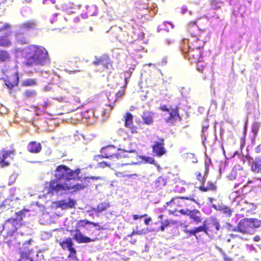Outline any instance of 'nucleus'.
<instances>
[{
    "label": "nucleus",
    "instance_id": "1",
    "mask_svg": "<svg viewBox=\"0 0 261 261\" xmlns=\"http://www.w3.org/2000/svg\"><path fill=\"white\" fill-rule=\"evenodd\" d=\"M81 170L76 168L71 169L64 165L57 167L55 170V179L49 181L48 192L52 194H63L66 191L71 193H76L87 188L89 179H98L99 177H80Z\"/></svg>",
    "mask_w": 261,
    "mask_h": 261
},
{
    "label": "nucleus",
    "instance_id": "2",
    "mask_svg": "<svg viewBox=\"0 0 261 261\" xmlns=\"http://www.w3.org/2000/svg\"><path fill=\"white\" fill-rule=\"evenodd\" d=\"M24 64L28 66H45L50 62L47 50L43 46L30 44L22 51Z\"/></svg>",
    "mask_w": 261,
    "mask_h": 261
},
{
    "label": "nucleus",
    "instance_id": "3",
    "mask_svg": "<svg viewBox=\"0 0 261 261\" xmlns=\"http://www.w3.org/2000/svg\"><path fill=\"white\" fill-rule=\"evenodd\" d=\"M207 23L206 19H199L188 23V30L191 35L190 48L203 49L206 42L204 36Z\"/></svg>",
    "mask_w": 261,
    "mask_h": 261
},
{
    "label": "nucleus",
    "instance_id": "4",
    "mask_svg": "<svg viewBox=\"0 0 261 261\" xmlns=\"http://www.w3.org/2000/svg\"><path fill=\"white\" fill-rule=\"evenodd\" d=\"M36 22L34 20H27L21 23L15 34L16 42L21 44L29 43L30 38L36 31Z\"/></svg>",
    "mask_w": 261,
    "mask_h": 261
},
{
    "label": "nucleus",
    "instance_id": "5",
    "mask_svg": "<svg viewBox=\"0 0 261 261\" xmlns=\"http://www.w3.org/2000/svg\"><path fill=\"white\" fill-rule=\"evenodd\" d=\"M261 226V220L257 218H244L241 219L232 230L243 234H252L256 229Z\"/></svg>",
    "mask_w": 261,
    "mask_h": 261
},
{
    "label": "nucleus",
    "instance_id": "6",
    "mask_svg": "<svg viewBox=\"0 0 261 261\" xmlns=\"http://www.w3.org/2000/svg\"><path fill=\"white\" fill-rule=\"evenodd\" d=\"M90 221L87 219L79 220L75 225V229H71L69 232L72 233L73 232L75 233L73 236V239L78 243H87L91 242H94L97 240L96 238L91 239L89 237L84 236L80 231L81 228H85L86 231L89 230Z\"/></svg>",
    "mask_w": 261,
    "mask_h": 261
},
{
    "label": "nucleus",
    "instance_id": "7",
    "mask_svg": "<svg viewBox=\"0 0 261 261\" xmlns=\"http://www.w3.org/2000/svg\"><path fill=\"white\" fill-rule=\"evenodd\" d=\"M185 200H188L197 203V201L191 197H174L166 203L167 207L169 208V214L174 215V213L177 212L179 208L184 206H189V204L185 202Z\"/></svg>",
    "mask_w": 261,
    "mask_h": 261
},
{
    "label": "nucleus",
    "instance_id": "8",
    "mask_svg": "<svg viewBox=\"0 0 261 261\" xmlns=\"http://www.w3.org/2000/svg\"><path fill=\"white\" fill-rule=\"evenodd\" d=\"M119 148H117L114 145H108L102 147L100 150L101 156L103 158L110 159L112 161V164H116L117 162L121 160L120 156H122L120 152Z\"/></svg>",
    "mask_w": 261,
    "mask_h": 261
},
{
    "label": "nucleus",
    "instance_id": "9",
    "mask_svg": "<svg viewBox=\"0 0 261 261\" xmlns=\"http://www.w3.org/2000/svg\"><path fill=\"white\" fill-rule=\"evenodd\" d=\"M18 224L16 219H8L3 225V229L7 231V234L4 236V243H6L9 247L12 245L11 238L13 237L14 233L17 230V227L16 225Z\"/></svg>",
    "mask_w": 261,
    "mask_h": 261
},
{
    "label": "nucleus",
    "instance_id": "10",
    "mask_svg": "<svg viewBox=\"0 0 261 261\" xmlns=\"http://www.w3.org/2000/svg\"><path fill=\"white\" fill-rule=\"evenodd\" d=\"M159 109L163 112H169V116L165 118V121L167 123L174 125L177 121H180L182 119L179 114V108L177 107L172 108L171 107L168 108L166 105H163L160 106Z\"/></svg>",
    "mask_w": 261,
    "mask_h": 261
},
{
    "label": "nucleus",
    "instance_id": "11",
    "mask_svg": "<svg viewBox=\"0 0 261 261\" xmlns=\"http://www.w3.org/2000/svg\"><path fill=\"white\" fill-rule=\"evenodd\" d=\"M205 226V234L210 237H214L218 234V232L221 229L219 220L215 218L211 217L207 221L203 222Z\"/></svg>",
    "mask_w": 261,
    "mask_h": 261
},
{
    "label": "nucleus",
    "instance_id": "12",
    "mask_svg": "<svg viewBox=\"0 0 261 261\" xmlns=\"http://www.w3.org/2000/svg\"><path fill=\"white\" fill-rule=\"evenodd\" d=\"M57 241L63 250L69 251L68 257L73 258L76 257V250L73 247L74 242L72 238L68 237L64 239H60Z\"/></svg>",
    "mask_w": 261,
    "mask_h": 261
},
{
    "label": "nucleus",
    "instance_id": "13",
    "mask_svg": "<svg viewBox=\"0 0 261 261\" xmlns=\"http://www.w3.org/2000/svg\"><path fill=\"white\" fill-rule=\"evenodd\" d=\"M92 64L96 66L102 65L105 69H111L112 68V61L107 54L95 56Z\"/></svg>",
    "mask_w": 261,
    "mask_h": 261
},
{
    "label": "nucleus",
    "instance_id": "14",
    "mask_svg": "<svg viewBox=\"0 0 261 261\" xmlns=\"http://www.w3.org/2000/svg\"><path fill=\"white\" fill-rule=\"evenodd\" d=\"M153 154L158 157H161L167 153L165 147V139L164 138H159L158 141H154L151 146Z\"/></svg>",
    "mask_w": 261,
    "mask_h": 261
},
{
    "label": "nucleus",
    "instance_id": "15",
    "mask_svg": "<svg viewBox=\"0 0 261 261\" xmlns=\"http://www.w3.org/2000/svg\"><path fill=\"white\" fill-rule=\"evenodd\" d=\"M124 92V88L122 87L118 91L113 89L108 93L107 96L110 102L108 106L111 107V109L113 108L114 105L118 100L119 98L123 95Z\"/></svg>",
    "mask_w": 261,
    "mask_h": 261
},
{
    "label": "nucleus",
    "instance_id": "16",
    "mask_svg": "<svg viewBox=\"0 0 261 261\" xmlns=\"http://www.w3.org/2000/svg\"><path fill=\"white\" fill-rule=\"evenodd\" d=\"M185 56L191 62H201L202 59V50L189 47Z\"/></svg>",
    "mask_w": 261,
    "mask_h": 261
},
{
    "label": "nucleus",
    "instance_id": "17",
    "mask_svg": "<svg viewBox=\"0 0 261 261\" xmlns=\"http://www.w3.org/2000/svg\"><path fill=\"white\" fill-rule=\"evenodd\" d=\"M134 117L130 112H126L123 116V120L124 126L129 128L132 134H137L138 133V128L137 126L134 125Z\"/></svg>",
    "mask_w": 261,
    "mask_h": 261
},
{
    "label": "nucleus",
    "instance_id": "18",
    "mask_svg": "<svg viewBox=\"0 0 261 261\" xmlns=\"http://www.w3.org/2000/svg\"><path fill=\"white\" fill-rule=\"evenodd\" d=\"M15 152L14 150H0V165L1 167H6L10 164V162L7 160L11 155H14Z\"/></svg>",
    "mask_w": 261,
    "mask_h": 261
},
{
    "label": "nucleus",
    "instance_id": "19",
    "mask_svg": "<svg viewBox=\"0 0 261 261\" xmlns=\"http://www.w3.org/2000/svg\"><path fill=\"white\" fill-rule=\"evenodd\" d=\"M5 85L10 89L17 86L19 83V74L14 72L8 76L6 79H3Z\"/></svg>",
    "mask_w": 261,
    "mask_h": 261
},
{
    "label": "nucleus",
    "instance_id": "20",
    "mask_svg": "<svg viewBox=\"0 0 261 261\" xmlns=\"http://www.w3.org/2000/svg\"><path fill=\"white\" fill-rule=\"evenodd\" d=\"M76 202L72 199L69 198L67 202L66 200L62 199L54 202L55 205L57 208L66 209L67 208H73L74 207Z\"/></svg>",
    "mask_w": 261,
    "mask_h": 261
},
{
    "label": "nucleus",
    "instance_id": "21",
    "mask_svg": "<svg viewBox=\"0 0 261 261\" xmlns=\"http://www.w3.org/2000/svg\"><path fill=\"white\" fill-rule=\"evenodd\" d=\"M68 93L67 89L60 88L56 90L53 98L59 102L66 101Z\"/></svg>",
    "mask_w": 261,
    "mask_h": 261
},
{
    "label": "nucleus",
    "instance_id": "22",
    "mask_svg": "<svg viewBox=\"0 0 261 261\" xmlns=\"http://www.w3.org/2000/svg\"><path fill=\"white\" fill-rule=\"evenodd\" d=\"M27 150L32 153H38L42 150L41 144L35 141H32L28 143Z\"/></svg>",
    "mask_w": 261,
    "mask_h": 261
},
{
    "label": "nucleus",
    "instance_id": "23",
    "mask_svg": "<svg viewBox=\"0 0 261 261\" xmlns=\"http://www.w3.org/2000/svg\"><path fill=\"white\" fill-rule=\"evenodd\" d=\"M188 216L190 219L192 220L197 224L202 221L200 212L198 210H190L189 212Z\"/></svg>",
    "mask_w": 261,
    "mask_h": 261
},
{
    "label": "nucleus",
    "instance_id": "24",
    "mask_svg": "<svg viewBox=\"0 0 261 261\" xmlns=\"http://www.w3.org/2000/svg\"><path fill=\"white\" fill-rule=\"evenodd\" d=\"M153 115L154 113L152 112H143L142 115H141L143 123L147 125H150L152 124L153 122Z\"/></svg>",
    "mask_w": 261,
    "mask_h": 261
},
{
    "label": "nucleus",
    "instance_id": "25",
    "mask_svg": "<svg viewBox=\"0 0 261 261\" xmlns=\"http://www.w3.org/2000/svg\"><path fill=\"white\" fill-rule=\"evenodd\" d=\"M198 189L199 190L203 192H206L208 191L215 192L217 190V187L215 182L210 181L207 182L206 186H204V185H202L199 186Z\"/></svg>",
    "mask_w": 261,
    "mask_h": 261
},
{
    "label": "nucleus",
    "instance_id": "26",
    "mask_svg": "<svg viewBox=\"0 0 261 261\" xmlns=\"http://www.w3.org/2000/svg\"><path fill=\"white\" fill-rule=\"evenodd\" d=\"M208 174V169L205 168L204 174H202L200 171H196L194 173L195 179L198 182L199 186L204 185L206 181V177Z\"/></svg>",
    "mask_w": 261,
    "mask_h": 261
},
{
    "label": "nucleus",
    "instance_id": "27",
    "mask_svg": "<svg viewBox=\"0 0 261 261\" xmlns=\"http://www.w3.org/2000/svg\"><path fill=\"white\" fill-rule=\"evenodd\" d=\"M167 182V179L165 178L160 176L155 180L153 187L155 190H160L166 186Z\"/></svg>",
    "mask_w": 261,
    "mask_h": 261
},
{
    "label": "nucleus",
    "instance_id": "28",
    "mask_svg": "<svg viewBox=\"0 0 261 261\" xmlns=\"http://www.w3.org/2000/svg\"><path fill=\"white\" fill-rule=\"evenodd\" d=\"M110 207V204L109 202H101L99 203L97 207L95 208H93L92 210L94 211L96 213L98 214L103 211H107L108 208Z\"/></svg>",
    "mask_w": 261,
    "mask_h": 261
},
{
    "label": "nucleus",
    "instance_id": "29",
    "mask_svg": "<svg viewBox=\"0 0 261 261\" xmlns=\"http://www.w3.org/2000/svg\"><path fill=\"white\" fill-rule=\"evenodd\" d=\"M11 31L8 33V35L1 36H0V46L3 47H7L11 44V41L9 39L8 36L11 34Z\"/></svg>",
    "mask_w": 261,
    "mask_h": 261
},
{
    "label": "nucleus",
    "instance_id": "30",
    "mask_svg": "<svg viewBox=\"0 0 261 261\" xmlns=\"http://www.w3.org/2000/svg\"><path fill=\"white\" fill-rule=\"evenodd\" d=\"M120 152L122 151L121 153L122 156H120L121 160L123 158H129L128 153H135L137 154V150L135 148H128L126 149H119Z\"/></svg>",
    "mask_w": 261,
    "mask_h": 261
},
{
    "label": "nucleus",
    "instance_id": "31",
    "mask_svg": "<svg viewBox=\"0 0 261 261\" xmlns=\"http://www.w3.org/2000/svg\"><path fill=\"white\" fill-rule=\"evenodd\" d=\"M11 56L9 53L4 49H0V63L9 62L10 60Z\"/></svg>",
    "mask_w": 261,
    "mask_h": 261
},
{
    "label": "nucleus",
    "instance_id": "32",
    "mask_svg": "<svg viewBox=\"0 0 261 261\" xmlns=\"http://www.w3.org/2000/svg\"><path fill=\"white\" fill-rule=\"evenodd\" d=\"M252 170L257 172H261V156L255 158L252 167Z\"/></svg>",
    "mask_w": 261,
    "mask_h": 261
},
{
    "label": "nucleus",
    "instance_id": "33",
    "mask_svg": "<svg viewBox=\"0 0 261 261\" xmlns=\"http://www.w3.org/2000/svg\"><path fill=\"white\" fill-rule=\"evenodd\" d=\"M37 85L36 79H27L23 80L21 83L22 87H33Z\"/></svg>",
    "mask_w": 261,
    "mask_h": 261
},
{
    "label": "nucleus",
    "instance_id": "34",
    "mask_svg": "<svg viewBox=\"0 0 261 261\" xmlns=\"http://www.w3.org/2000/svg\"><path fill=\"white\" fill-rule=\"evenodd\" d=\"M33 261V258L30 256V254L28 252L21 251L20 252V258L17 261Z\"/></svg>",
    "mask_w": 261,
    "mask_h": 261
},
{
    "label": "nucleus",
    "instance_id": "35",
    "mask_svg": "<svg viewBox=\"0 0 261 261\" xmlns=\"http://www.w3.org/2000/svg\"><path fill=\"white\" fill-rule=\"evenodd\" d=\"M37 92L34 90H27L23 94L24 98L29 99L36 96Z\"/></svg>",
    "mask_w": 261,
    "mask_h": 261
},
{
    "label": "nucleus",
    "instance_id": "36",
    "mask_svg": "<svg viewBox=\"0 0 261 261\" xmlns=\"http://www.w3.org/2000/svg\"><path fill=\"white\" fill-rule=\"evenodd\" d=\"M194 231L195 233V237L196 239H198V233L200 232H203L205 233V226L204 225V223H203L202 225H200L198 227H196L193 228Z\"/></svg>",
    "mask_w": 261,
    "mask_h": 261
},
{
    "label": "nucleus",
    "instance_id": "37",
    "mask_svg": "<svg viewBox=\"0 0 261 261\" xmlns=\"http://www.w3.org/2000/svg\"><path fill=\"white\" fill-rule=\"evenodd\" d=\"M219 210L221 211L222 213L225 214L227 216L230 217L232 214V211L229 207L226 206H221L219 207Z\"/></svg>",
    "mask_w": 261,
    "mask_h": 261
},
{
    "label": "nucleus",
    "instance_id": "38",
    "mask_svg": "<svg viewBox=\"0 0 261 261\" xmlns=\"http://www.w3.org/2000/svg\"><path fill=\"white\" fill-rule=\"evenodd\" d=\"M116 174L119 177H128L129 178V177H133V176H135V177L138 176V175L137 174H125L124 173V172L122 170L117 171Z\"/></svg>",
    "mask_w": 261,
    "mask_h": 261
},
{
    "label": "nucleus",
    "instance_id": "39",
    "mask_svg": "<svg viewBox=\"0 0 261 261\" xmlns=\"http://www.w3.org/2000/svg\"><path fill=\"white\" fill-rule=\"evenodd\" d=\"M211 5L214 9H217L221 7V4L223 3L221 0H211Z\"/></svg>",
    "mask_w": 261,
    "mask_h": 261
},
{
    "label": "nucleus",
    "instance_id": "40",
    "mask_svg": "<svg viewBox=\"0 0 261 261\" xmlns=\"http://www.w3.org/2000/svg\"><path fill=\"white\" fill-rule=\"evenodd\" d=\"M176 223L174 221H171L170 220H165L161 222V224H162L165 228L168 227L170 224H175Z\"/></svg>",
    "mask_w": 261,
    "mask_h": 261
},
{
    "label": "nucleus",
    "instance_id": "41",
    "mask_svg": "<svg viewBox=\"0 0 261 261\" xmlns=\"http://www.w3.org/2000/svg\"><path fill=\"white\" fill-rule=\"evenodd\" d=\"M16 215H17V221L18 220L19 221H21L23 218L25 216L24 212L23 211H20L16 213Z\"/></svg>",
    "mask_w": 261,
    "mask_h": 261
},
{
    "label": "nucleus",
    "instance_id": "42",
    "mask_svg": "<svg viewBox=\"0 0 261 261\" xmlns=\"http://www.w3.org/2000/svg\"><path fill=\"white\" fill-rule=\"evenodd\" d=\"M11 26L10 24L8 23H4L2 27H0V33L3 32L4 31H9L10 30Z\"/></svg>",
    "mask_w": 261,
    "mask_h": 261
},
{
    "label": "nucleus",
    "instance_id": "43",
    "mask_svg": "<svg viewBox=\"0 0 261 261\" xmlns=\"http://www.w3.org/2000/svg\"><path fill=\"white\" fill-rule=\"evenodd\" d=\"M185 232L189 236H193L195 237V233L194 231V229H185L184 230Z\"/></svg>",
    "mask_w": 261,
    "mask_h": 261
},
{
    "label": "nucleus",
    "instance_id": "44",
    "mask_svg": "<svg viewBox=\"0 0 261 261\" xmlns=\"http://www.w3.org/2000/svg\"><path fill=\"white\" fill-rule=\"evenodd\" d=\"M189 211H190V210L189 209H180L179 211L178 210V212H179L181 214L186 216H188Z\"/></svg>",
    "mask_w": 261,
    "mask_h": 261
},
{
    "label": "nucleus",
    "instance_id": "45",
    "mask_svg": "<svg viewBox=\"0 0 261 261\" xmlns=\"http://www.w3.org/2000/svg\"><path fill=\"white\" fill-rule=\"evenodd\" d=\"M90 225H92L94 227H97V230H103L104 228L99 225V223L97 222H93L91 221V223H90Z\"/></svg>",
    "mask_w": 261,
    "mask_h": 261
},
{
    "label": "nucleus",
    "instance_id": "46",
    "mask_svg": "<svg viewBox=\"0 0 261 261\" xmlns=\"http://www.w3.org/2000/svg\"><path fill=\"white\" fill-rule=\"evenodd\" d=\"M142 234V233L141 232V231L140 230H137V231H136V230H133L131 233L130 234H128L127 235V237H132L133 235H135V234H138V235H141Z\"/></svg>",
    "mask_w": 261,
    "mask_h": 261
},
{
    "label": "nucleus",
    "instance_id": "47",
    "mask_svg": "<svg viewBox=\"0 0 261 261\" xmlns=\"http://www.w3.org/2000/svg\"><path fill=\"white\" fill-rule=\"evenodd\" d=\"M145 160L146 161V162L151 164H155V161L154 160V159L151 157H146Z\"/></svg>",
    "mask_w": 261,
    "mask_h": 261
},
{
    "label": "nucleus",
    "instance_id": "48",
    "mask_svg": "<svg viewBox=\"0 0 261 261\" xmlns=\"http://www.w3.org/2000/svg\"><path fill=\"white\" fill-rule=\"evenodd\" d=\"M240 195L239 192L236 191L232 192L230 195V198L234 199L236 197H238Z\"/></svg>",
    "mask_w": 261,
    "mask_h": 261
},
{
    "label": "nucleus",
    "instance_id": "49",
    "mask_svg": "<svg viewBox=\"0 0 261 261\" xmlns=\"http://www.w3.org/2000/svg\"><path fill=\"white\" fill-rule=\"evenodd\" d=\"M147 216V214H144L143 215H134L133 216V219L134 220H136L139 219H141Z\"/></svg>",
    "mask_w": 261,
    "mask_h": 261
},
{
    "label": "nucleus",
    "instance_id": "50",
    "mask_svg": "<svg viewBox=\"0 0 261 261\" xmlns=\"http://www.w3.org/2000/svg\"><path fill=\"white\" fill-rule=\"evenodd\" d=\"M248 183V182H243V181H242L241 182H240L239 184H235L234 187L236 188L237 187H238L240 185H242V189H243L246 186V185Z\"/></svg>",
    "mask_w": 261,
    "mask_h": 261
},
{
    "label": "nucleus",
    "instance_id": "51",
    "mask_svg": "<svg viewBox=\"0 0 261 261\" xmlns=\"http://www.w3.org/2000/svg\"><path fill=\"white\" fill-rule=\"evenodd\" d=\"M66 71H68L69 73H72V72H76V71H80V70L78 66H76V68L75 69H73L72 70H68V69H66Z\"/></svg>",
    "mask_w": 261,
    "mask_h": 261
},
{
    "label": "nucleus",
    "instance_id": "52",
    "mask_svg": "<svg viewBox=\"0 0 261 261\" xmlns=\"http://www.w3.org/2000/svg\"><path fill=\"white\" fill-rule=\"evenodd\" d=\"M189 158H191L193 159L192 162L193 163H196L197 162V158L195 157L193 154L190 153L189 156Z\"/></svg>",
    "mask_w": 261,
    "mask_h": 261
},
{
    "label": "nucleus",
    "instance_id": "53",
    "mask_svg": "<svg viewBox=\"0 0 261 261\" xmlns=\"http://www.w3.org/2000/svg\"><path fill=\"white\" fill-rule=\"evenodd\" d=\"M151 219L150 218H148L144 220V223L145 225H148L149 224V222L151 221Z\"/></svg>",
    "mask_w": 261,
    "mask_h": 261
},
{
    "label": "nucleus",
    "instance_id": "54",
    "mask_svg": "<svg viewBox=\"0 0 261 261\" xmlns=\"http://www.w3.org/2000/svg\"><path fill=\"white\" fill-rule=\"evenodd\" d=\"M223 258L225 261H232L231 258L227 256L225 254H224Z\"/></svg>",
    "mask_w": 261,
    "mask_h": 261
},
{
    "label": "nucleus",
    "instance_id": "55",
    "mask_svg": "<svg viewBox=\"0 0 261 261\" xmlns=\"http://www.w3.org/2000/svg\"><path fill=\"white\" fill-rule=\"evenodd\" d=\"M256 150V152L258 153H259L261 151V144H259L257 146Z\"/></svg>",
    "mask_w": 261,
    "mask_h": 261
},
{
    "label": "nucleus",
    "instance_id": "56",
    "mask_svg": "<svg viewBox=\"0 0 261 261\" xmlns=\"http://www.w3.org/2000/svg\"><path fill=\"white\" fill-rule=\"evenodd\" d=\"M253 240L255 242H258V241H259L260 240V237L258 236H255L253 238Z\"/></svg>",
    "mask_w": 261,
    "mask_h": 261
},
{
    "label": "nucleus",
    "instance_id": "57",
    "mask_svg": "<svg viewBox=\"0 0 261 261\" xmlns=\"http://www.w3.org/2000/svg\"><path fill=\"white\" fill-rule=\"evenodd\" d=\"M165 229V227L162 224H161V226H160V229L162 231H164Z\"/></svg>",
    "mask_w": 261,
    "mask_h": 261
},
{
    "label": "nucleus",
    "instance_id": "58",
    "mask_svg": "<svg viewBox=\"0 0 261 261\" xmlns=\"http://www.w3.org/2000/svg\"><path fill=\"white\" fill-rule=\"evenodd\" d=\"M230 177V178L232 179H235L236 178V176H233V173H232L231 174V175H230L229 176Z\"/></svg>",
    "mask_w": 261,
    "mask_h": 261
},
{
    "label": "nucleus",
    "instance_id": "59",
    "mask_svg": "<svg viewBox=\"0 0 261 261\" xmlns=\"http://www.w3.org/2000/svg\"><path fill=\"white\" fill-rule=\"evenodd\" d=\"M100 164H104L105 165H106L107 166H110V164H109L107 163L106 162H101Z\"/></svg>",
    "mask_w": 261,
    "mask_h": 261
},
{
    "label": "nucleus",
    "instance_id": "60",
    "mask_svg": "<svg viewBox=\"0 0 261 261\" xmlns=\"http://www.w3.org/2000/svg\"><path fill=\"white\" fill-rule=\"evenodd\" d=\"M163 217H164V215H162V214H161V215H160L158 216V218H160V219H163Z\"/></svg>",
    "mask_w": 261,
    "mask_h": 261
},
{
    "label": "nucleus",
    "instance_id": "61",
    "mask_svg": "<svg viewBox=\"0 0 261 261\" xmlns=\"http://www.w3.org/2000/svg\"><path fill=\"white\" fill-rule=\"evenodd\" d=\"M238 208L240 210V211H244V208L242 207L241 206H239L238 207Z\"/></svg>",
    "mask_w": 261,
    "mask_h": 261
},
{
    "label": "nucleus",
    "instance_id": "62",
    "mask_svg": "<svg viewBox=\"0 0 261 261\" xmlns=\"http://www.w3.org/2000/svg\"><path fill=\"white\" fill-rule=\"evenodd\" d=\"M6 0H0V4L4 3Z\"/></svg>",
    "mask_w": 261,
    "mask_h": 261
},
{
    "label": "nucleus",
    "instance_id": "63",
    "mask_svg": "<svg viewBox=\"0 0 261 261\" xmlns=\"http://www.w3.org/2000/svg\"><path fill=\"white\" fill-rule=\"evenodd\" d=\"M127 165V164H122L121 166H123V165Z\"/></svg>",
    "mask_w": 261,
    "mask_h": 261
},
{
    "label": "nucleus",
    "instance_id": "64",
    "mask_svg": "<svg viewBox=\"0 0 261 261\" xmlns=\"http://www.w3.org/2000/svg\"><path fill=\"white\" fill-rule=\"evenodd\" d=\"M209 199H210V200H211V201H212V198H209Z\"/></svg>",
    "mask_w": 261,
    "mask_h": 261
}]
</instances>
